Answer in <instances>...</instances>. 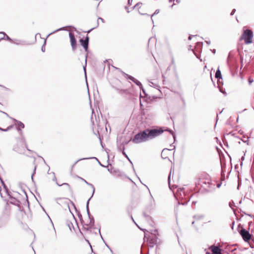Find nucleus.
<instances>
[{
    "mask_svg": "<svg viewBox=\"0 0 254 254\" xmlns=\"http://www.w3.org/2000/svg\"><path fill=\"white\" fill-rule=\"evenodd\" d=\"M178 95L179 96L180 100L182 101L183 104H185V100L183 99V98L182 97L181 93H178Z\"/></svg>",
    "mask_w": 254,
    "mask_h": 254,
    "instance_id": "21",
    "label": "nucleus"
},
{
    "mask_svg": "<svg viewBox=\"0 0 254 254\" xmlns=\"http://www.w3.org/2000/svg\"><path fill=\"white\" fill-rule=\"evenodd\" d=\"M57 184L59 186H61L62 185H65V186H67V187H69V185L67 183H63V184L62 185H60L58 183H57Z\"/></svg>",
    "mask_w": 254,
    "mask_h": 254,
    "instance_id": "26",
    "label": "nucleus"
},
{
    "mask_svg": "<svg viewBox=\"0 0 254 254\" xmlns=\"http://www.w3.org/2000/svg\"><path fill=\"white\" fill-rule=\"evenodd\" d=\"M202 46L203 44L202 42H197L195 48L196 50H200L202 48Z\"/></svg>",
    "mask_w": 254,
    "mask_h": 254,
    "instance_id": "17",
    "label": "nucleus"
},
{
    "mask_svg": "<svg viewBox=\"0 0 254 254\" xmlns=\"http://www.w3.org/2000/svg\"><path fill=\"white\" fill-rule=\"evenodd\" d=\"M131 220L133 221V222H134V223H135V224L137 226V224H136V223L135 222V221H134V219H133V217L131 216Z\"/></svg>",
    "mask_w": 254,
    "mask_h": 254,
    "instance_id": "39",
    "label": "nucleus"
},
{
    "mask_svg": "<svg viewBox=\"0 0 254 254\" xmlns=\"http://www.w3.org/2000/svg\"><path fill=\"white\" fill-rule=\"evenodd\" d=\"M206 254H210V253L209 252H207L206 253Z\"/></svg>",
    "mask_w": 254,
    "mask_h": 254,
    "instance_id": "50",
    "label": "nucleus"
},
{
    "mask_svg": "<svg viewBox=\"0 0 254 254\" xmlns=\"http://www.w3.org/2000/svg\"><path fill=\"white\" fill-rule=\"evenodd\" d=\"M143 216L145 219L148 221L151 219V217L149 215L146 214L144 213H143Z\"/></svg>",
    "mask_w": 254,
    "mask_h": 254,
    "instance_id": "19",
    "label": "nucleus"
},
{
    "mask_svg": "<svg viewBox=\"0 0 254 254\" xmlns=\"http://www.w3.org/2000/svg\"><path fill=\"white\" fill-rule=\"evenodd\" d=\"M84 182L88 185L90 186L93 189V194H94V191H95V188H94V187L93 186V185H92L91 184H90L89 183H88L86 180H85L84 179H82Z\"/></svg>",
    "mask_w": 254,
    "mask_h": 254,
    "instance_id": "18",
    "label": "nucleus"
},
{
    "mask_svg": "<svg viewBox=\"0 0 254 254\" xmlns=\"http://www.w3.org/2000/svg\"><path fill=\"white\" fill-rule=\"evenodd\" d=\"M176 1L178 3H179L180 2V0H176Z\"/></svg>",
    "mask_w": 254,
    "mask_h": 254,
    "instance_id": "49",
    "label": "nucleus"
},
{
    "mask_svg": "<svg viewBox=\"0 0 254 254\" xmlns=\"http://www.w3.org/2000/svg\"><path fill=\"white\" fill-rule=\"evenodd\" d=\"M123 154H124V155L126 158H127L129 160V158H128V157L127 155L126 154V153H125L124 151H123Z\"/></svg>",
    "mask_w": 254,
    "mask_h": 254,
    "instance_id": "31",
    "label": "nucleus"
},
{
    "mask_svg": "<svg viewBox=\"0 0 254 254\" xmlns=\"http://www.w3.org/2000/svg\"><path fill=\"white\" fill-rule=\"evenodd\" d=\"M153 235L154 236H150L147 238V241L149 247L153 248L155 245L157 243V238L156 236V233L157 232L156 230H154Z\"/></svg>",
    "mask_w": 254,
    "mask_h": 254,
    "instance_id": "6",
    "label": "nucleus"
},
{
    "mask_svg": "<svg viewBox=\"0 0 254 254\" xmlns=\"http://www.w3.org/2000/svg\"><path fill=\"white\" fill-rule=\"evenodd\" d=\"M53 175H54V178H53V180L54 181H56L57 180V179H56V176L55 175V173H53Z\"/></svg>",
    "mask_w": 254,
    "mask_h": 254,
    "instance_id": "35",
    "label": "nucleus"
},
{
    "mask_svg": "<svg viewBox=\"0 0 254 254\" xmlns=\"http://www.w3.org/2000/svg\"><path fill=\"white\" fill-rule=\"evenodd\" d=\"M11 127H12L11 126H10V127H8L6 129H2L1 128H0V129L2 130V131H6L8 130L10 128H11Z\"/></svg>",
    "mask_w": 254,
    "mask_h": 254,
    "instance_id": "23",
    "label": "nucleus"
},
{
    "mask_svg": "<svg viewBox=\"0 0 254 254\" xmlns=\"http://www.w3.org/2000/svg\"><path fill=\"white\" fill-rule=\"evenodd\" d=\"M35 170H36V167H35L34 173H35Z\"/></svg>",
    "mask_w": 254,
    "mask_h": 254,
    "instance_id": "52",
    "label": "nucleus"
},
{
    "mask_svg": "<svg viewBox=\"0 0 254 254\" xmlns=\"http://www.w3.org/2000/svg\"><path fill=\"white\" fill-rule=\"evenodd\" d=\"M174 170L172 169V168L171 169V171L170 172V174L169 175V176L168 177V186L169 187L170 190L173 192L174 196H175V192H174V181L173 179H172V182L171 180V175H174Z\"/></svg>",
    "mask_w": 254,
    "mask_h": 254,
    "instance_id": "5",
    "label": "nucleus"
},
{
    "mask_svg": "<svg viewBox=\"0 0 254 254\" xmlns=\"http://www.w3.org/2000/svg\"><path fill=\"white\" fill-rule=\"evenodd\" d=\"M93 195V194H92V196H91V197L90 198L91 199V197H92V196Z\"/></svg>",
    "mask_w": 254,
    "mask_h": 254,
    "instance_id": "56",
    "label": "nucleus"
},
{
    "mask_svg": "<svg viewBox=\"0 0 254 254\" xmlns=\"http://www.w3.org/2000/svg\"><path fill=\"white\" fill-rule=\"evenodd\" d=\"M84 71H85V67H84ZM85 73H86V71H85Z\"/></svg>",
    "mask_w": 254,
    "mask_h": 254,
    "instance_id": "55",
    "label": "nucleus"
},
{
    "mask_svg": "<svg viewBox=\"0 0 254 254\" xmlns=\"http://www.w3.org/2000/svg\"><path fill=\"white\" fill-rule=\"evenodd\" d=\"M98 20H101L102 22H104V19L102 18L99 17Z\"/></svg>",
    "mask_w": 254,
    "mask_h": 254,
    "instance_id": "37",
    "label": "nucleus"
},
{
    "mask_svg": "<svg viewBox=\"0 0 254 254\" xmlns=\"http://www.w3.org/2000/svg\"><path fill=\"white\" fill-rule=\"evenodd\" d=\"M159 10L157 9L155 11L154 13L151 15V17H152L154 15L157 14L159 13Z\"/></svg>",
    "mask_w": 254,
    "mask_h": 254,
    "instance_id": "25",
    "label": "nucleus"
},
{
    "mask_svg": "<svg viewBox=\"0 0 254 254\" xmlns=\"http://www.w3.org/2000/svg\"><path fill=\"white\" fill-rule=\"evenodd\" d=\"M205 42H206V43H207V44H208V45L210 44V41H205Z\"/></svg>",
    "mask_w": 254,
    "mask_h": 254,
    "instance_id": "43",
    "label": "nucleus"
},
{
    "mask_svg": "<svg viewBox=\"0 0 254 254\" xmlns=\"http://www.w3.org/2000/svg\"><path fill=\"white\" fill-rule=\"evenodd\" d=\"M90 200V198H89L87 202L86 209H87V213H88V215L89 216V219H90V222H89V225L90 226V227H92L94 225V221L93 218L91 219L90 216V213H89V207H88L89 202Z\"/></svg>",
    "mask_w": 254,
    "mask_h": 254,
    "instance_id": "14",
    "label": "nucleus"
},
{
    "mask_svg": "<svg viewBox=\"0 0 254 254\" xmlns=\"http://www.w3.org/2000/svg\"><path fill=\"white\" fill-rule=\"evenodd\" d=\"M17 129L19 130H20L22 128H23L24 127V125L21 123V122L17 121Z\"/></svg>",
    "mask_w": 254,
    "mask_h": 254,
    "instance_id": "16",
    "label": "nucleus"
},
{
    "mask_svg": "<svg viewBox=\"0 0 254 254\" xmlns=\"http://www.w3.org/2000/svg\"><path fill=\"white\" fill-rule=\"evenodd\" d=\"M192 51H193V53L194 54V55L197 57V58H198V57H197V56L196 55V54H195V52H194V50H193V49H192Z\"/></svg>",
    "mask_w": 254,
    "mask_h": 254,
    "instance_id": "40",
    "label": "nucleus"
},
{
    "mask_svg": "<svg viewBox=\"0 0 254 254\" xmlns=\"http://www.w3.org/2000/svg\"><path fill=\"white\" fill-rule=\"evenodd\" d=\"M83 159H80L78 160V161H77V162H78V161H80V160H83Z\"/></svg>",
    "mask_w": 254,
    "mask_h": 254,
    "instance_id": "51",
    "label": "nucleus"
},
{
    "mask_svg": "<svg viewBox=\"0 0 254 254\" xmlns=\"http://www.w3.org/2000/svg\"><path fill=\"white\" fill-rule=\"evenodd\" d=\"M253 37L252 31L251 30L247 29L244 31L242 38L244 39L246 44H248L252 43Z\"/></svg>",
    "mask_w": 254,
    "mask_h": 254,
    "instance_id": "4",
    "label": "nucleus"
},
{
    "mask_svg": "<svg viewBox=\"0 0 254 254\" xmlns=\"http://www.w3.org/2000/svg\"><path fill=\"white\" fill-rule=\"evenodd\" d=\"M88 42H89V37L87 36L85 39H80V44L83 47L84 49L86 51H87L88 48Z\"/></svg>",
    "mask_w": 254,
    "mask_h": 254,
    "instance_id": "11",
    "label": "nucleus"
},
{
    "mask_svg": "<svg viewBox=\"0 0 254 254\" xmlns=\"http://www.w3.org/2000/svg\"><path fill=\"white\" fill-rule=\"evenodd\" d=\"M4 36H5V39L7 40H8L10 42H12L13 41V40L10 38H9L7 35H6V34L5 35H3Z\"/></svg>",
    "mask_w": 254,
    "mask_h": 254,
    "instance_id": "22",
    "label": "nucleus"
},
{
    "mask_svg": "<svg viewBox=\"0 0 254 254\" xmlns=\"http://www.w3.org/2000/svg\"><path fill=\"white\" fill-rule=\"evenodd\" d=\"M235 12H236V9H233L232 10V12H231L230 15H233L235 13Z\"/></svg>",
    "mask_w": 254,
    "mask_h": 254,
    "instance_id": "28",
    "label": "nucleus"
},
{
    "mask_svg": "<svg viewBox=\"0 0 254 254\" xmlns=\"http://www.w3.org/2000/svg\"><path fill=\"white\" fill-rule=\"evenodd\" d=\"M33 174L32 175V176H31V178H32V179H33Z\"/></svg>",
    "mask_w": 254,
    "mask_h": 254,
    "instance_id": "53",
    "label": "nucleus"
},
{
    "mask_svg": "<svg viewBox=\"0 0 254 254\" xmlns=\"http://www.w3.org/2000/svg\"><path fill=\"white\" fill-rule=\"evenodd\" d=\"M0 34H2L3 35H5V33L4 32H0Z\"/></svg>",
    "mask_w": 254,
    "mask_h": 254,
    "instance_id": "47",
    "label": "nucleus"
},
{
    "mask_svg": "<svg viewBox=\"0 0 254 254\" xmlns=\"http://www.w3.org/2000/svg\"><path fill=\"white\" fill-rule=\"evenodd\" d=\"M215 77L218 79L219 81L220 79H222L221 71L219 69H218L216 71Z\"/></svg>",
    "mask_w": 254,
    "mask_h": 254,
    "instance_id": "15",
    "label": "nucleus"
},
{
    "mask_svg": "<svg viewBox=\"0 0 254 254\" xmlns=\"http://www.w3.org/2000/svg\"><path fill=\"white\" fill-rule=\"evenodd\" d=\"M0 86H1V87H3V88H4V89H5V90H9V89H8V88H6V87H4V86H3V85H0Z\"/></svg>",
    "mask_w": 254,
    "mask_h": 254,
    "instance_id": "34",
    "label": "nucleus"
},
{
    "mask_svg": "<svg viewBox=\"0 0 254 254\" xmlns=\"http://www.w3.org/2000/svg\"><path fill=\"white\" fill-rule=\"evenodd\" d=\"M53 33H51L50 34H49V35H50L51 34H52Z\"/></svg>",
    "mask_w": 254,
    "mask_h": 254,
    "instance_id": "57",
    "label": "nucleus"
},
{
    "mask_svg": "<svg viewBox=\"0 0 254 254\" xmlns=\"http://www.w3.org/2000/svg\"><path fill=\"white\" fill-rule=\"evenodd\" d=\"M240 234L245 242H248L252 238V236L250 234L249 232L243 228H242L240 230Z\"/></svg>",
    "mask_w": 254,
    "mask_h": 254,
    "instance_id": "7",
    "label": "nucleus"
},
{
    "mask_svg": "<svg viewBox=\"0 0 254 254\" xmlns=\"http://www.w3.org/2000/svg\"><path fill=\"white\" fill-rule=\"evenodd\" d=\"M12 42H13V43H14L15 44H20V43H18V42H15V41H12Z\"/></svg>",
    "mask_w": 254,
    "mask_h": 254,
    "instance_id": "41",
    "label": "nucleus"
},
{
    "mask_svg": "<svg viewBox=\"0 0 254 254\" xmlns=\"http://www.w3.org/2000/svg\"><path fill=\"white\" fill-rule=\"evenodd\" d=\"M191 46H190V48L189 49L190 50L191 49Z\"/></svg>",
    "mask_w": 254,
    "mask_h": 254,
    "instance_id": "54",
    "label": "nucleus"
},
{
    "mask_svg": "<svg viewBox=\"0 0 254 254\" xmlns=\"http://www.w3.org/2000/svg\"><path fill=\"white\" fill-rule=\"evenodd\" d=\"M69 36L70 38V41L72 49L73 50H75L76 48V41L74 35L73 33L69 32Z\"/></svg>",
    "mask_w": 254,
    "mask_h": 254,
    "instance_id": "10",
    "label": "nucleus"
},
{
    "mask_svg": "<svg viewBox=\"0 0 254 254\" xmlns=\"http://www.w3.org/2000/svg\"><path fill=\"white\" fill-rule=\"evenodd\" d=\"M126 77L127 78V79L131 80L132 82H133L137 85H138V86H139L140 87L141 86V83L138 80L136 79L135 78L132 77V76L129 75L127 74H126Z\"/></svg>",
    "mask_w": 254,
    "mask_h": 254,
    "instance_id": "13",
    "label": "nucleus"
},
{
    "mask_svg": "<svg viewBox=\"0 0 254 254\" xmlns=\"http://www.w3.org/2000/svg\"><path fill=\"white\" fill-rule=\"evenodd\" d=\"M148 140L146 129L135 134L132 141L136 144L140 143Z\"/></svg>",
    "mask_w": 254,
    "mask_h": 254,
    "instance_id": "2",
    "label": "nucleus"
},
{
    "mask_svg": "<svg viewBox=\"0 0 254 254\" xmlns=\"http://www.w3.org/2000/svg\"><path fill=\"white\" fill-rule=\"evenodd\" d=\"M147 238L146 234H145L144 239Z\"/></svg>",
    "mask_w": 254,
    "mask_h": 254,
    "instance_id": "46",
    "label": "nucleus"
},
{
    "mask_svg": "<svg viewBox=\"0 0 254 254\" xmlns=\"http://www.w3.org/2000/svg\"><path fill=\"white\" fill-rule=\"evenodd\" d=\"M147 137L149 139H152L163 132L164 130L162 128L159 129H146Z\"/></svg>",
    "mask_w": 254,
    "mask_h": 254,
    "instance_id": "3",
    "label": "nucleus"
},
{
    "mask_svg": "<svg viewBox=\"0 0 254 254\" xmlns=\"http://www.w3.org/2000/svg\"><path fill=\"white\" fill-rule=\"evenodd\" d=\"M172 134L173 135V137L174 138V139L175 140V135L173 134V133L172 132Z\"/></svg>",
    "mask_w": 254,
    "mask_h": 254,
    "instance_id": "45",
    "label": "nucleus"
},
{
    "mask_svg": "<svg viewBox=\"0 0 254 254\" xmlns=\"http://www.w3.org/2000/svg\"><path fill=\"white\" fill-rule=\"evenodd\" d=\"M194 36H196V35H190L189 36V38H188V39L189 40H191V38L192 37H194Z\"/></svg>",
    "mask_w": 254,
    "mask_h": 254,
    "instance_id": "29",
    "label": "nucleus"
},
{
    "mask_svg": "<svg viewBox=\"0 0 254 254\" xmlns=\"http://www.w3.org/2000/svg\"><path fill=\"white\" fill-rule=\"evenodd\" d=\"M221 184H218L217 185V187H218V188H219V187L221 186Z\"/></svg>",
    "mask_w": 254,
    "mask_h": 254,
    "instance_id": "42",
    "label": "nucleus"
},
{
    "mask_svg": "<svg viewBox=\"0 0 254 254\" xmlns=\"http://www.w3.org/2000/svg\"><path fill=\"white\" fill-rule=\"evenodd\" d=\"M131 220L133 221V222H134V223H135V224L137 226V224H136V223L135 222V221H134V219H133V217L131 216Z\"/></svg>",
    "mask_w": 254,
    "mask_h": 254,
    "instance_id": "38",
    "label": "nucleus"
},
{
    "mask_svg": "<svg viewBox=\"0 0 254 254\" xmlns=\"http://www.w3.org/2000/svg\"><path fill=\"white\" fill-rule=\"evenodd\" d=\"M220 91L225 94H226V93L224 91L223 89L222 88H220Z\"/></svg>",
    "mask_w": 254,
    "mask_h": 254,
    "instance_id": "33",
    "label": "nucleus"
},
{
    "mask_svg": "<svg viewBox=\"0 0 254 254\" xmlns=\"http://www.w3.org/2000/svg\"><path fill=\"white\" fill-rule=\"evenodd\" d=\"M236 248H233V246H227L225 248V252L228 254H237L236 253Z\"/></svg>",
    "mask_w": 254,
    "mask_h": 254,
    "instance_id": "12",
    "label": "nucleus"
},
{
    "mask_svg": "<svg viewBox=\"0 0 254 254\" xmlns=\"http://www.w3.org/2000/svg\"><path fill=\"white\" fill-rule=\"evenodd\" d=\"M63 29H64V28H61L58 29L56 30V31H55L53 33H55V32L60 31V30H62Z\"/></svg>",
    "mask_w": 254,
    "mask_h": 254,
    "instance_id": "32",
    "label": "nucleus"
},
{
    "mask_svg": "<svg viewBox=\"0 0 254 254\" xmlns=\"http://www.w3.org/2000/svg\"><path fill=\"white\" fill-rule=\"evenodd\" d=\"M212 52L215 54V52H216V50L215 49L212 50Z\"/></svg>",
    "mask_w": 254,
    "mask_h": 254,
    "instance_id": "44",
    "label": "nucleus"
},
{
    "mask_svg": "<svg viewBox=\"0 0 254 254\" xmlns=\"http://www.w3.org/2000/svg\"><path fill=\"white\" fill-rule=\"evenodd\" d=\"M186 254H188L187 253H186Z\"/></svg>",
    "mask_w": 254,
    "mask_h": 254,
    "instance_id": "58",
    "label": "nucleus"
},
{
    "mask_svg": "<svg viewBox=\"0 0 254 254\" xmlns=\"http://www.w3.org/2000/svg\"><path fill=\"white\" fill-rule=\"evenodd\" d=\"M176 200H177L179 204L185 205L187 204L190 199L189 194L186 193L184 187L178 188L176 186Z\"/></svg>",
    "mask_w": 254,
    "mask_h": 254,
    "instance_id": "1",
    "label": "nucleus"
},
{
    "mask_svg": "<svg viewBox=\"0 0 254 254\" xmlns=\"http://www.w3.org/2000/svg\"><path fill=\"white\" fill-rule=\"evenodd\" d=\"M203 184L205 185H207V187L208 188H210V185H212V184L211 183H210L209 182H208L207 183H206L205 181L204 182H203Z\"/></svg>",
    "mask_w": 254,
    "mask_h": 254,
    "instance_id": "20",
    "label": "nucleus"
},
{
    "mask_svg": "<svg viewBox=\"0 0 254 254\" xmlns=\"http://www.w3.org/2000/svg\"><path fill=\"white\" fill-rule=\"evenodd\" d=\"M253 82V80H251V79H249V84H251Z\"/></svg>",
    "mask_w": 254,
    "mask_h": 254,
    "instance_id": "36",
    "label": "nucleus"
},
{
    "mask_svg": "<svg viewBox=\"0 0 254 254\" xmlns=\"http://www.w3.org/2000/svg\"><path fill=\"white\" fill-rule=\"evenodd\" d=\"M169 154H172L173 156L175 155V151H172V150L168 149H164L161 153V156L163 159H166L168 158L167 155Z\"/></svg>",
    "mask_w": 254,
    "mask_h": 254,
    "instance_id": "9",
    "label": "nucleus"
},
{
    "mask_svg": "<svg viewBox=\"0 0 254 254\" xmlns=\"http://www.w3.org/2000/svg\"><path fill=\"white\" fill-rule=\"evenodd\" d=\"M174 0H169V2H171L172 1H173V3L171 5V8H173L174 5H175V2H174Z\"/></svg>",
    "mask_w": 254,
    "mask_h": 254,
    "instance_id": "27",
    "label": "nucleus"
},
{
    "mask_svg": "<svg viewBox=\"0 0 254 254\" xmlns=\"http://www.w3.org/2000/svg\"><path fill=\"white\" fill-rule=\"evenodd\" d=\"M234 203L233 202H230V203H229V206H230V207H231L232 208V207H233V206L234 205Z\"/></svg>",
    "mask_w": 254,
    "mask_h": 254,
    "instance_id": "30",
    "label": "nucleus"
},
{
    "mask_svg": "<svg viewBox=\"0 0 254 254\" xmlns=\"http://www.w3.org/2000/svg\"><path fill=\"white\" fill-rule=\"evenodd\" d=\"M209 249L210 250L212 254H222V250L219 246L212 245Z\"/></svg>",
    "mask_w": 254,
    "mask_h": 254,
    "instance_id": "8",
    "label": "nucleus"
},
{
    "mask_svg": "<svg viewBox=\"0 0 254 254\" xmlns=\"http://www.w3.org/2000/svg\"><path fill=\"white\" fill-rule=\"evenodd\" d=\"M46 44V41H45L44 44L43 45V46L41 48V50L42 52H45V45Z\"/></svg>",
    "mask_w": 254,
    "mask_h": 254,
    "instance_id": "24",
    "label": "nucleus"
},
{
    "mask_svg": "<svg viewBox=\"0 0 254 254\" xmlns=\"http://www.w3.org/2000/svg\"><path fill=\"white\" fill-rule=\"evenodd\" d=\"M241 159L242 160H244V156H242V158H241Z\"/></svg>",
    "mask_w": 254,
    "mask_h": 254,
    "instance_id": "48",
    "label": "nucleus"
}]
</instances>
